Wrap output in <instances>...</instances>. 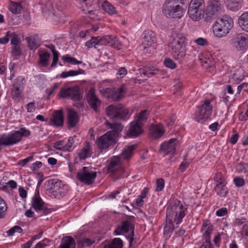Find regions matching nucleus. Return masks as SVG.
<instances>
[{"label": "nucleus", "mask_w": 248, "mask_h": 248, "mask_svg": "<svg viewBox=\"0 0 248 248\" xmlns=\"http://www.w3.org/2000/svg\"><path fill=\"white\" fill-rule=\"evenodd\" d=\"M187 210L186 205H184L180 201L177 204L171 205L167 208L166 211V225L164 227V233L170 234L174 230L172 224L174 222L176 224L180 223L185 216V211Z\"/></svg>", "instance_id": "obj_1"}, {"label": "nucleus", "mask_w": 248, "mask_h": 248, "mask_svg": "<svg viewBox=\"0 0 248 248\" xmlns=\"http://www.w3.org/2000/svg\"><path fill=\"white\" fill-rule=\"evenodd\" d=\"M186 38L181 33L174 32L170 39L169 46L172 57L182 61L186 56Z\"/></svg>", "instance_id": "obj_2"}, {"label": "nucleus", "mask_w": 248, "mask_h": 248, "mask_svg": "<svg viewBox=\"0 0 248 248\" xmlns=\"http://www.w3.org/2000/svg\"><path fill=\"white\" fill-rule=\"evenodd\" d=\"M188 2V0H166L163 5V13L168 18H181L186 11L183 6Z\"/></svg>", "instance_id": "obj_3"}, {"label": "nucleus", "mask_w": 248, "mask_h": 248, "mask_svg": "<svg viewBox=\"0 0 248 248\" xmlns=\"http://www.w3.org/2000/svg\"><path fill=\"white\" fill-rule=\"evenodd\" d=\"M233 26L232 18L228 15H223L218 17L213 26L214 35L218 38L226 36Z\"/></svg>", "instance_id": "obj_4"}, {"label": "nucleus", "mask_w": 248, "mask_h": 248, "mask_svg": "<svg viewBox=\"0 0 248 248\" xmlns=\"http://www.w3.org/2000/svg\"><path fill=\"white\" fill-rule=\"evenodd\" d=\"M68 190L67 184L56 179L48 180L46 185V194L52 198L59 199L64 196Z\"/></svg>", "instance_id": "obj_5"}, {"label": "nucleus", "mask_w": 248, "mask_h": 248, "mask_svg": "<svg viewBox=\"0 0 248 248\" xmlns=\"http://www.w3.org/2000/svg\"><path fill=\"white\" fill-rule=\"evenodd\" d=\"M30 135L31 132L29 130L22 127L19 130L14 131L8 134L0 135V140L3 146H11L20 141L23 137H28Z\"/></svg>", "instance_id": "obj_6"}, {"label": "nucleus", "mask_w": 248, "mask_h": 248, "mask_svg": "<svg viewBox=\"0 0 248 248\" xmlns=\"http://www.w3.org/2000/svg\"><path fill=\"white\" fill-rule=\"evenodd\" d=\"M204 8L203 0H191L188 9V15L193 20L198 21L203 16Z\"/></svg>", "instance_id": "obj_7"}, {"label": "nucleus", "mask_w": 248, "mask_h": 248, "mask_svg": "<svg viewBox=\"0 0 248 248\" xmlns=\"http://www.w3.org/2000/svg\"><path fill=\"white\" fill-rule=\"evenodd\" d=\"M106 113L111 119L125 120L129 117L127 108L120 105L109 106L106 108Z\"/></svg>", "instance_id": "obj_8"}, {"label": "nucleus", "mask_w": 248, "mask_h": 248, "mask_svg": "<svg viewBox=\"0 0 248 248\" xmlns=\"http://www.w3.org/2000/svg\"><path fill=\"white\" fill-rule=\"evenodd\" d=\"M210 104V100H206L203 104L198 107L196 119L199 123H202L210 118L212 111Z\"/></svg>", "instance_id": "obj_9"}, {"label": "nucleus", "mask_w": 248, "mask_h": 248, "mask_svg": "<svg viewBox=\"0 0 248 248\" xmlns=\"http://www.w3.org/2000/svg\"><path fill=\"white\" fill-rule=\"evenodd\" d=\"M59 95L62 98H69L73 101H79L82 98L78 86L62 88L61 89Z\"/></svg>", "instance_id": "obj_10"}, {"label": "nucleus", "mask_w": 248, "mask_h": 248, "mask_svg": "<svg viewBox=\"0 0 248 248\" xmlns=\"http://www.w3.org/2000/svg\"><path fill=\"white\" fill-rule=\"evenodd\" d=\"M96 177V172L89 167H84L77 173L78 179L88 185L92 184Z\"/></svg>", "instance_id": "obj_11"}, {"label": "nucleus", "mask_w": 248, "mask_h": 248, "mask_svg": "<svg viewBox=\"0 0 248 248\" xmlns=\"http://www.w3.org/2000/svg\"><path fill=\"white\" fill-rule=\"evenodd\" d=\"M230 44L238 51L245 50L248 47V36L244 33L235 34L232 36Z\"/></svg>", "instance_id": "obj_12"}, {"label": "nucleus", "mask_w": 248, "mask_h": 248, "mask_svg": "<svg viewBox=\"0 0 248 248\" xmlns=\"http://www.w3.org/2000/svg\"><path fill=\"white\" fill-rule=\"evenodd\" d=\"M25 83V78L22 76L18 77L13 84L11 89L12 95L15 100H19L21 98V93Z\"/></svg>", "instance_id": "obj_13"}, {"label": "nucleus", "mask_w": 248, "mask_h": 248, "mask_svg": "<svg viewBox=\"0 0 248 248\" xmlns=\"http://www.w3.org/2000/svg\"><path fill=\"white\" fill-rule=\"evenodd\" d=\"M222 8L221 2L218 0H209L205 11V14L209 17L219 14Z\"/></svg>", "instance_id": "obj_14"}, {"label": "nucleus", "mask_w": 248, "mask_h": 248, "mask_svg": "<svg viewBox=\"0 0 248 248\" xmlns=\"http://www.w3.org/2000/svg\"><path fill=\"white\" fill-rule=\"evenodd\" d=\"M115 140L111 135L110 132H107L97 140V147L101 152H103L104 150L108 149L111 144L115 143Z\"/></svg>", "instance_id": "obj_15"}, {"label": "nucleus", "mask_w": 248, "mask_h": 248, "mask_svg": "<svg viewBox=\"0 0 248 248\" xmlns=\"http://www.w3.org/2000/svg\"><path fill=\"white\" fill-rule=\"evenodd\" d=\"M32 207L35 211H42L45 215L50 212V209L45 206V203L40 198L38 192L37 194L35 193L32 198Z\"/></svg>", "instance_id": "obj_16"}, {"label": "nucleus", "mask_w": 248, "mask_h": 248, "mask_svg": "<svg viewBox=\"0 0 248 248\" xmlns=\"http://www.w3.org/2000/svg\"><path fill=\"white\" fill-rule=\"evenodd\" d=\"M131 231L132 236L134 234V225L129 221L125 220L123 221L121 224L118 225L116 229L114 232V234L116 235H121Z\"/></svg>", "instance_id": "obj_17"}, {"label": "nucleus", "mask_w": 248, "mask_h": 248, "mask_svg": "<svg viewBox=\"0 0 248 248\" xmlns=\"http://www.w3.org/2000/svg\"><path fill=\"white\" fill-rule=\"evenodd\" d=\"M178 140L176 139H171L164 142L160 146V149L165 155L173 154L178 146Z\"/></svg>", "instance_id": "obj_18"}, {"label": "nucleus", "mask_w": 248, "mask_h": 248, "mask_svg": "<svg viewBox=\"0 0 248 248\" xmlns=\"http://www.w3.org/2000/svg\"><path fill=\"white\" fill-rule=\"evenodd\" d=\"M122 160L118 156H114L112 157L108 167V170L109 173L114 174L119 171L123 172V168L121 167Z\"/></svg>", "instance_id": "obj_19"}, {"label": "nucleus", "mask_w": 248, "mask_h": 248, "mask_svg": "<svg viewBox=\"0 0 248 248\" xmlns=\"http://www.w3.org/2000/svg\"><path fill=\"white\" fill-rule=\"evenodd\" d=\"M142 126L135 120L131 123L129 128L127 131V135L131 137H137L143 132Z\"/></svg>", "instance_id": "obj_20"}, {"label": "nucleus", "mask_w": 248, "mask_h": 248, "mask_svg": "<svg viewBox=\"0 0 248 248\" xmlns=\"http://www.w3.org/2000/svg\"><path fill=\"white\" fill-rule=\"evenodd\" d=\"M87 100L91 108L95 112H97L98 111V108L101 105V101L95 94L94 90L91 89L89 90Z\"/></svg>", "instance_id": "obj_21"}, {"label": "nucleus", "mask_w": 248, "mask_h": 248, "mask_svg": "<svg viewBox=\"0 0 248 248\" xmlns=\"http://www.w3.org/2000/svg\"><path fill=\"white\" fill-rule=\"evenodd\" d=\"M213 230V227L211 222L208 220H204L202 225V236L205 239L204 242L211 243V234Z\"/></svg>", "instance_id": "obj_22"}, {"label": "nucleus", "mask_w": 248, "mask_h": 248, "mask_svg": "<svg viewBox=\"0 0 248 248\" xmlns=\"http://www.w3.org/2000/svg\"><path fill=\"white\" fill-rule=\"evenodd\" d=\"M142 45L144 48L151 46L156 42V38L154 32L151 31H145L143 33Z\"/></svg>", "instance_id": "obj_23"}, {"label": "nucleus", "mask_w": 248, "mask_h": 248, "mask_svg": "<svg viewBox=\"0 0 248 248\" xmlns=\"http://www.w3.org/2000/svg\"><path fill=\"white\" fill-rule=\"evenodd\" d=\"M67 124L69 128H73L78 124L79 118L77 113L71 109H68Z\"/></svg>", "instance_id": "obj_24"}, {"label": "nucleus", "mask_w": 248, "mask_h": 248, "mask_svg": "<svg viewBox=\"0 0 248 248\" xmlns=\"http://www.w3.org/2000/svg\"><path fill=\"white\" fill-rule=\"evenodd\" d=\"M135 148V144L126 146L123 149L121 154L118 156L121 160L122 159L128 160L132 157Z\"/></svg>", "instance_id": "obj_25"}, {"label": "nucleus", "mask_w": 248, "mask_h": 248, "mask_svg": "<svg viewBox=\"0 0 248 248\" xmlns=\"http://www.w3.org/2000/svg\"><path fill=\"white\" fill-rule=\"evenodd\" d=\"M49 124L54 126H62L63 124V116L62 111H57L53 113Z\"/></svg>", "instance_id": "obj_26"}, {"label": "nucleus", "mask_w": 248, "mask_h": 248, "mask_svg": "<svg viewBox=\"0 0 248 248\" xmlns=\"http://www.w3.org/2000/svg\"><path fill=\"white\" fill-rule=\"evenodd\" d=\"M106 124L107 125L109 126V128L112 129V130L108 132H110L111 135L116 139L119 133L123 130V126L121 124L117 123L107 122Z\"/></svg>", "instance_id": "obj_27"}, {"label": "nucleus", "mask_w": 248, "mask_h": 248, "mask_svg": "<svg viewBox=\"0 0 248 248\" xmlns=\"http://www.w3.org/2000/svg\"><path fill=\"white\" fill-rule=\"evenodd\" d=\"M92 154V151L89 142L86 141L85 145L78 153V156L80 160H84L90 157Z\"/></svg>", "instance_id": "obj_28"}, {"label": "nucleus", "mask_w": 248, "mask_h": 248, "mask_svg": "<svg viewBox=\"0 0 248 248\" xmlns=\"http://www.w3.org/2000/svg\"><path fill=\"white\" fill-rule=\"evenodd\" d=\"M38 54L39 57L38 64L42 67H46L50 57V54L45 50H39Z\"/></svg>", "instance_id": "obj_29"}, {"label": "nucleus", "mask_w": 248, "mask_h": 248, "mask_svg": "<svg viewBox=\"0 0 248 248\" xmlns=\"http://www.w3.org/2000/svg\"><path fill=\"white\" fill-rule=\"evenodd\" d=\"M76 243L74 238L70 236L64 237L58 248H75Z\"/></svg>", "instance_id": "obj_30"}, {"label": "nucleus", "mask_w": 248, "mask_h": 248, "mask_svg": "<svg viewBox=\"0 0 248 248\" xmlns=\"http://www.w3.org/2000/svg\"><path fill=\"white\" fill-rule=\"evenodd\" d=\"M238 22L242 30L248 32V12L243 13L239 16Z\"/></svg>", "instance_id": "obj_31"}, {"label": "nucleus", "mask_w": 248, "mask_h": 248, "mask_svg": "<svg viewBox=\"0 0 248 248\" xmlns=\"http://www.w3.org/2000/svg\"><path fill=\"white\" fill-rule=\"evenodd\" d=\"M150 131L155 138H160L165 132L164 127L161 124L152 125L150 127Z\"/></svg>", "instance_id": "obj_32"}, {"label": "nucleus", "mask_w": 248, "mask_h": 248, "mask_svg": "<svg viewBox=\"0 0 248 248\" xmlns=\"http://www.w3.org/2000/svg\"><path fill=\"white\" fill-rule=\"evenodd\" d=\"M124 93V86L122 85L119 88L112 90L110 97L113 100L118 101L123 97Z\"/></svg>", "instance_id": "obj_33"}, {"label": "nucleus", "mask_w": 248, "mask_h": 248, "mask_svg": "<svg viewBox=\"0 0 248 248\" xmlns=\"http://www.w3.org/2000/svg\"><path fill=\"white\" fill-rule=\"evenodd\" d=\"M242 0H226L227 8L232 11H236L242 7Z\"/></svg>", "instance_id": "obj_34"}, {"label": "nucleus", "mask_w": 248, "mask_h": 248, "mask_svg": "<svg viewBox=\"0 0 248 248\" xmlns=\"http://www.w3.org/2000/svg\"><path fill=\"white\" fill-rule=\"evenodd\" d=\"M215 189L217 194L221 197L226 196L228 193L227 188L226 186V183L223 180H221L216 185Z\"/></svg>", "instance_id": "obj_35"}, {"label": "nucleus", "mask_w": 248, "mask_h": 248, "mask_svg": "<svg viewBox=\"0 0 248 248\" xmlns=\"http://www.w3.org/2000/svg\"><path fill=\"white\" fill-rule=\"evenodd\" d=\"M159 72L158 69L153 66H145L143 69H140V73L148 78H151Z\"/></svg>", "instance_id": "obj_36"}, {"label": "nucleus", "mask_w": 248, "mask_h": 248, "mask_svg": "<svg viewBox=\"0 0 248 248\" xmlns=\"http://www.w3.org/2000/svg\"><path fill=\"white\" fill-rule=\"evenodd\" d=\"M84 72V71L83 70L79 68L78 70H71L66 72H62L59 77L62 78H66L68 77H73L82 74Z\"/></svg>", "instance_id": "obj_37"}, {"label": "nucleus", "mask_w": 248, "mask_h": 248, "mask_svg": "<svg viewBox=\"0 0 248 248\" xmlns=\"http://www.w3.org/2000/svg\"><path fill=\"white\" fill-rule=\"evenodd\" d=\"M122 240L119 238H115L109 244H106L103 248H122Z\"/></svg>", "instance_id": "obj_38"}, {"label": "nucleus", "mask_w": 248, "mask_h": 248, "mask_svg": "<svg viewBox=\"0 0 248 248\" xmlns=\"http://www.w3.org/2000/svg\"><path fill=\"white\" fill-rule=\"evenodd\" d=\"M103 9L109 15H113L116 14V10L115 7L108 1L103 2L102 5Z\"/></svg>", "instance_id": "obj_39"}, {"label": "nucleus", "mask_w": 248, "mask_h": 248, "mask_svg": "<svg viewBox=\"0 0 248 248\" xmlns=\"http://www.w3.org/2000/svg\"><path fill=\"white\" fill-rule=\"evenodd\" d=\"M26 40L28 44V46L30 49L33 50L37 49L40 46L38 40L33 37H27Z\"/></svg>", "instance_id": "obj_40"}, {"label": "nucleus", "mask_w": 248, "mask_h": 248, "mask_svg": "<svg viewBox=\"0 0 248 248\" xmlns=\"http://www.w3.org/2000/svg\"><path fill=\"white\" fill-rule=\"evenodd\" d=\"M62 59L64 63H68L72 64H79L82 62L81 61H78L75 58L70 57L68 54L63 56L62 57Z\"/></svg>", "instance_id": "obj_41"}, {"label": "nucleus", "mask_w": 248, "mask_h": 248, "mask_svg": "<svg viewBox=\"0 0 248 248\" xmlns=\"http://www.w3.org/2000/svg\"><path fill=\"white\" fill-rule=\"evenodd\" d=\"M21 6L19 3L12 2L9 6V10L14 14L19 13L21 10Z\"/></svg>", "instance_id": "obj_42"}, {"label": "nucleus", "mask_w": 248, "mask_h": 248, "mask_svg": "<svg viewBox=\"0 0 248 248\" xmlns=\"http://www.w3.org/2000/svg\"><path fill=\"white\" fill-rule=\"evenodd\" d=\"M199 59L202 66L207 68L211 66L212 61L209 58H206L204 54H201L199 56Z\"/></svg>", "instance_id": "obj_43"}, {"label": "nucleus", "mask_w": 248, "mask_h": 248, "mask_svg": "<svg viewBox=\"0 0 248 248\" xmlns=\"http://www.w3.org/2000/svg\"><path fill=\"white\" fill-rule=\"evenodd\" d=\"M148 116V112L147 110L141 111L138 116L135 119V121H137L139 124L143 125V122H145Z\"/></svg>", "instance_id": "obj_44"}, {"label": "nucleus", "mask_w": 248, "mask_h": 248, "mask_svg": "<svg viewBox=\"0 0 248 248\" xmlns=\"http://www.w3.org/2000/svg\"><path fill=\"white\" fill-rule=\"evenodd\" d=\"M99 36L93 37L90 40L86 42L85 46L89 48L92 47L95 48L97 45L99 46Z\"/></svg>", "instance_id": "obj_45"}, {"label": "nucleus", "mask_w": 248, "mask_h": 248, "mask_svg": "<svg viewBox=\"0 0 248 248\" xmlns=\"http://www.w3.org/2000/svg\"><path fill=\"white\" fill-rule=\"evenodd\" d=\"M94 241L88 238H84L81 240H79L78 242V247L83 248L84 247H88L92 245L93 244Z\"/></svg>", "instance_id": "obj_46"}, {"label": "nucleus", "mask_w": 248, "mask_h": 248, "mask_svg": "<svg viewBox=\"0 0 248 248\" xmlns=\"http://www.w3.org/2000/svg\"><path fill=\"white\" fill-rule=\"evenodd\" d=\"M121 46L122 45L120 42L118 40L116 37L111 35L109 46L118 49H120Z\"/></svg>", "instance_id": "obj_47"}, {"label": "nucleus", "mask_w": 248, "mask_h": 248, "mask_svg": "<svg viewBox=\"0 0 248 248\" xmlns=\"http://www.w3.org/2000/svg\"><path fill=\"white\" fill-rule=\"evenodd\" d=\"M76 137H70L68 139V142L65 144V149L66 150L70 151L71 149L75 148L77 144V142H75V139Z\"/></svg>", "instance_id": "obj_48"}, {"label": "nucleus", "mask_w": 248, "mask_h": 248, "mask_svg": "<svg viewBox=\"0 0 248 248\" xmlns=\"http://www.w3.org/2000/svg\"><path fill=\"white\" fill-rule=\"evenodd\" d=\"M234 225L241 228L242 230L243 229L244 226H248L246 219L244 217L236 218L234 221Z\"/></svg>", "instance_id": "obj_49"}, {"label": "nucleus", "mask_w": 248, "mask_h": 248, "mask_svg": "<svg viewBox=\"0 0 248 248\" xmlns=\"http://www.w3.org/2000/svg\"><path fill=\"white\" fill-rule=\"evenodd\" d=\"M110 36L111 35H107L103 37L102 38L99 36V46L106 45V46H109L110 45Z\"/></svg>", "instance_id": "obj_50"}, {"label": "nucleus", "mask_w": 248, "mask_h": 248, "mask_svg": "<svg viewBox=\"0 0 248 248\" xmlns=\"http://www.w3.org/2000/svg\"><path fill=\"white\" fill-rule=\"evenodd\" d=\"M10 39H11V44L12 45H18L20 42L18 35L13 32H11V34L9 36Z\"/></svg>", "instance_id": "obj_51"}, {"label": "nucleus", "mask_w": 248, "mask_h": 248, "mask_svg": "<svg viewBox=\"0 0 248 248\" xmlns=\"http://www.w3.org/2000/svg\"><path fill=\"white\" fill-rule=\"evenodd\" d=\"M43 10L44 12H47L49 13L54 14V9L52 2L50 1H47L45 6L43 7Z\"/></svg>", "instance_id": "obj_52"}, {"label": "nucleus", "mask_w": 248, "mask_h": 248, "mask_svg": "<svg viewBox=\"0 0 248 248\" xmlns=\"http://www.w3.org/2000/svg\"><path fill=\"white\" fill-rule=\"evenodd\" d=\"M165 65L170 69H174L176 67V63L170 58L165 59L164 62Z\"/></svg>", "instance_id": "obj_53"}, {"label": "nucleus", "mask_w": 248, "mask_h": 248, "mask_svg": "<svg viewBox=\"0 0 248 248\" xmlns=\"http://www.w3.org/2000/svg\"><path fill=\"white\" fill-rule=\"evenodd\" d=\"M233 182L237 187H241L245 185V182L243 178L236 177L233 179Z\"/></svg>", "instance_id": "obj_54"}, {"label": "nucleus", "mask_w": 248, "mask_h": 248, "mask_svg": "<svg viewBox=\"0 0 248 248\" xmlns=\"http://www.w3.org/2000/svg\"><path fill=\"white\" fill-rule=\"evenodd\" d=\"M65 144L64 143V142L62 140H60V141L56 142L54 144V147L57 150H66V149H65Z\"/></svg>", "instance_id": "obj_55"}, {"label": "nucleus", "mask_w": 248, "mask_h": 248, "mask_svg": "<svg viewBox=\"0 0 248 248\" xmlns=\"http://www.w3.org/2000/svg\"><path fill=\"white\" fill-rule=\"evenodd\" d=\"M165 182L163 179H159L156 181V191H160L164 187Z\"/></svg>", "instance_id": "obj_56"}, {"label": "nucleus", "mask_w": 248, "mask_h": 248, "mask_svg": "<svg viewBox=\"0 0 248 248\" xmlns=\"http://www.w3.org/2000/svg\"><path fill=\"white\" fill-rule=\"evenodd\" d=\"M127 70L125 67H121L119 69L117 75V78L120 79L123 78L127 74Z\"/></svg>", "instance_id": "obj_57"}, {"label": "nucleus", "mask_w": 248, "mask_h": 248, "mask_svg": "<svg viewBox=\"0 0 248 248\" xmlns=\"http://www.w3.org/2000/svg\"><path fill=\"white\" fill-rule=\"evenodd\" d=\"M11 34V31H8L5 36L2 38H0V44H5L7 43L9 41V36Z\"/></svg>", "instance_id": "obj_58"}, {"label": "nucleus", "mask_w": 248, "mask_h": 248, "mask_svg": "<svg viewBox=\"0 0 248 248\" xmlns=\"http://www.w3.org/2000/svg\"><path fill=\"white\" fill-rule=\"evenodd\" d=\"M53 61L51 63V67H55L59 60V53L57 51H54L53 52Z\"/></svg>", "instance_id": "obj_59"}, {"label": "nucleus", "mask_w": 248, "mask_h": 248, "mask_svg": "<svg viewBox=\"0 0 248 248\" xmlns=\"http://www.w3.org/2000/svg\"><path fill=\"white\" fill-rule=\"evenodd\" d=\"M194 42L197 44L198 45L204 46L207 45V41L205 39L202 37H200L194 40Z\"/></svg>", "instance_id": "obj_60"}, {"label": "nucleus", "mask_w": 248, "mask_h": 248, "mask_svg": "<svg viewBox=\"0 0 248 248\" xmlns=\"http://www.w3.org/2000/svg\"><path fill=\"white\" fill-rule=\"evenodd\" d=\"M26 108L28 112H33L36 109V106L34 102H31L28 104L26 106Z\"/></svg>", "instance_id": "obj_61"}, {"label": "nucleus", "mask_w": 248, "mask_h": 248, "mask_svg": "<svg viewBox=\"0 0 248 248\" xmlns=\"http://www.w3.org/2000/svg\"><path fill=\"white\" fill-rule=\"evenodd\" d=\"M227 214V209L226 208H222L216 212V215L218 217H222L225 216Z\"/></svg>", "instance_id": "obj_62"}, {"label": "nucleus", "mask_w": 248, "mask_h": 248, "mask_svg": "<svg viewBox=\"0 0 248 248\" xmlns=\"http://www.w3.org/2000/svg\"><path fill=\"white\" fill-rule=\"evenodd\" d=\"M14 46L12 49V53L15 55H20L21 54V50L20 48V46L18 45H13Z\"/></svg>", "instance_id": "obj_63"}, {"label": "nucleus", "mask_w": 248, "mask_h": 248, "mask_svg": "<svg viewBox=\"0 0 248 248\" xmlns=\"http://www.w3.org/2000/svg\"><path fill=\"white\" fill-rule=\"evenodd\" d=\"M42 166V163L40 161H36L33 163L31 166V169L33 171L37 170Z\"/></svg>", "instance_id": "obj_64"}]
</instances>
